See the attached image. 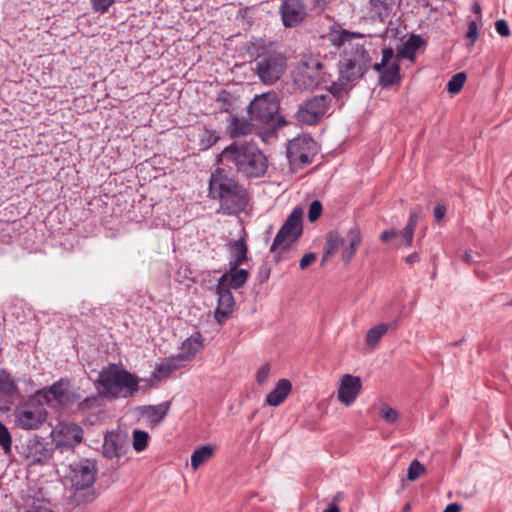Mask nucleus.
Here are the masks:
<instances>
[{"label": "nucleus", "instance_id": "nucleus-1", "mask_svg": "<svg viewBox=\"0 0 512 512\" xmlns=\"http://www.w3.org/2000/svg\"><path fill=\"white\" fill-rule=\"evenodd\" d=\"M221 156L239 175L255 179L263 177L268 170V159L257 144L234 141L226 146Z\"/></svg>", "mask_w": 512, "mask_h": 512}, {"label": "nucleus", "instance_id": "nucleus-2", "mask_svg": "<svg viewBox=\"0 0 512 512\" xmlns=\"http://www.w3.org/2000/svg\"><path fill=\"white\" fill-rule=\"evenodd\" d=\"M209 196L218 199L226 215L243 212L249 202L248 192L223 168H216L209 180Z\"/></svg>", "mask_w": 512, "mask_h": 512}, {"label": "nucleus", "instance_id": "nucleus-3", "mask_svg": "<svg viewBox=\"0 0 512 512\" xmlns=\"http://www.w3.org/2000/svg\"><path fill=\"white\" fill-rule=\"evenodd\" d=\"M97 392L108 400L133 397L140 389L138 377L116 363H109L94 382Z\"/></svg>", "mask_w": 512, "mask_h": 512}, {"label": "nucleus", "instance_id": "nucleus-4", "mask_svg": "<svg viewBox=\"0 0 512 512\" xmlns=\"http://www.w3.org/2000/svg\"><path fill=\"white\" fill-rule=\"evenodd\" d=\"M280 99L276 92L269 91L256 95L247 107L251 121L265 128L269 133H275L287 124L285 118L279 114Z\"/></svg>", "mask_w": 512, "mask_h": 512}, {"label": "nucleus", "instance_id": "nucleus-5", "mask_svg": "<svg viewBox=\"0 0 512 512\" xmlns=\"http://www.w3.org/2000/svg\"><path fill=\"white\" fill-rule=\"evenodd\" d=\"M252 71L264 85L277 83L287 69V57L272 47L261 46L252 61Z\"/></svg>", "mask_w": 512, "mask_h": 512}, {"label": "nucleus", "instance_id": "nucleus-6", "mask_svg": "<svg viewBox=\"0 0 512 512\" xmlns=\"http://www.w3.org/2000/svg\"><path fill=\"white\" fill-rule=\"evenodd\" d=\"M303 214L304 212L301 207H295L277 232L270 247V252H275L280 248L275 255L276 262L280 261L282 252L301 237L303 233Z\"/></svg>", "mask_w": 512, "mask_h": 512}, {"label": "nucleus", "instance_id": "nucleus-7", "mask_svg": "<svg viewBox=\"0 0 512 512\" xmlns=\"http://www.w3.org/2000/svg\"><path fill=\"white\" fill-rule=\"evenodd\" d=\"M316 143L310 136L295 137L288 142L286 156L292 171L310 164L316 155Z\"/></svg>", "mask_w": 512, "mask_h": 512}, {"label": "nucleus", "instance_id": "nucleus-8", "mask_svg": "<svg viewBox=\"0 0 512 512\" xmlns=\"http://www.w3.org/2000/svg\"><path fill=\"white\" fill-rule=\"evenodd\" d=\"M15 425L22 430H38L48 419L45 407L37 406L21 398L13 412Z\"/></svg>", "mask_w": 512, "mask_h": 512}, {"label": "nucleus", "instance_id": "nucleus-9", "mask_svg": "<svg viewBox=\"0 0 512 512\" xmlns=\"http://www.w3.org/2000/svg\"><path fill=\"white\" fill-rule=\"evenodd\" d=\"M331 103L330 96L320 94L303 101L294 114V118L300 125H316L327 113Z\"/></svg>", "mask_w": 512, "mask_h": 512}, {"label": "nucleus", "instance_id": "nucleus-10", "mask_svg": "<svg viewBox=\"0 0 512 512\" xmlns=\"http://www.w3.org/2000/svg\"><path fill=\"white\" fill-rule=\"evenodd\" d=\"M217 306L214 311L215 320L221 325L227 321L235 306V299L230 288L227 287V276L221 275L215 286Z\"/></svg>", "mask_w": 512, "mask_h": 512}, {"label": "nucleus", "instance_id": "nucleus-11", "mask_svg": "<svg viewBox=\"0 0 512 512\" xmlns=\"http://www.w3.org/2000/svg\"><path fill=\"white\" fill-rule=\"evenodd\" d=\"M51 434L57 448H73L83 439V430L76 423L59 422Z\"/></svg>", "mask_w": 512, "mask_h": 512}, {"label": "nucleus", "instance_id": "nucleus-12", "mask_svg": "<svg viewBox=\"0 0 512 512\" xmlns=\"http://www.w3.org/2000/svg\"><path fill=\"white\" fill-rule=\"evenodd\" d=\"M323 64L316 58H309L303 63V67L298 76V83L304 89L318 88L325 82V72Z\"/></svg>", "mask_w": 512, "mask_h": 512}, {"label": "nucleus", "instance_id": "nucleus-13", "mask_svg": "<svg viewBox=\"0 0 512 512\" xmlns=\"http://www.w3.org/2000/svg\"><path fill=\"white\" fill-rule=\"evenodd\" d=\"M279 13L286 28L297 27L306 17L305 5L301 0H283Z\"/></svg>", "mask_w": 512, "mask_h": 512}, {"label": "nucleus", "instance_id": "nucleus-14", "mask_svg": "<svg viewBox=\"0 0 512 512\" xmlns=\"http://www.w3.org/2000/svg\"><path fill=\"white\" fill-rule=\"evenodd\" d=\"M96 474V463L89 459H83L71 466L72 486H93Z\"/></svg>", "mask_w": 512, "mask_h": 512}, {"label": "nucleus", "instance_id": "nucleus-15", "mask_svg": "<svg viewBox=\"0 0 512 512\" xmlns=\"http://www.w3.org/2000/svg\"><path fill=\"white\" fill-rule=\"evenodd\" d=\"M339 77L341 84L355 83L360 80L366 73L365 67H361L359 63L348 55V52L340 58L338 62Z\"/></svg>", "mask_w": 512, "mask_h": 512}, {"label": "nucleus", "instance_id": "nucleus-16", "mask_svg": "<svg viewBox=\"0 0 512 512\" xmlns=\"http://www.w3.org/2000/svg\"><path fill=\"white\" fill-rule=\"evenodd\" d=\"M361 388L362 384L359 376L343 375L338 388V400L345 406L352 405L358 397Z\"/></svg>", "mask_w": 512, "mask_h": 512}, {"label": "nucleus", "instance_id": "nucleus-17", "mask_svg": "<svg viewBox=\"0 0 512 512\" xmlns=\"http://www.w3.org/2000/svg\"><path fill=\"white\" fill-rule=\"evenodd\" d=\"M103 455L108 459L119 458L125 453V439L117 431H109L104 436Z\"/></svg>", "mask_w": 512, "mask_h": 512}, {"label": "nucleus", "instance_id": "nucleus-18", "mask_svg": "<svg viewBox=\"0 0 512 512\" xmlns=\"http://www.w3.org/2000/svg\"><path fill=\"white\" fill-rule=\"evenodd\" d=\"M226 247L231 256L228 263L231 270L240 267L248 260V245L243 236L238 239H230L226 243Z\"/></svg>", "mask_w": 512, "mask_h": 512}, {"label": "nucleus", "instance_id": "nucleus-19", "mask_svg": "<svg viewBox=\"0 0 512 512\" xmlns=\"http://www.w3.org/2000/svg\"><path fill=\"white\" fill-rule=\"evenodd\" d=\"M363 34L357 33V32H349L346 29H343L339 25H333L328 34L326 35L327 40L330 42L331 45L335 46L336 48H340L341 46H344V53L347 52V48L353 45L352 40L354 38H362Z\"/></svg>", "mask_w": 512, "mask_h": 512}, {"label": "nucleus", "instance_id": "nucleus-20", "mask_svg": "<svg viewBox=\"0 0 512 512\" xmlns=\"http://www.w3.org/2000/svg\"><path fill=\"white\" fill-rule=\"evenodd\" d=\"M215 102L218 104L220 113H228L231 117L240 105V96L236 91L221 89L216 95Z\"/></svg>", "mask_w": 512, "mask_h": 512}, {"label": "nucleus", "instance_id": "nucleus-21", "mask_svg": "<svg viewBox=\"0 0 512 512\" xmlns=\"http://www.w3.org/2000/svg\"><path fill=\"white\" fill-rule=\"evenodd\" d=\"M73 492L68 497V504L73 508L84 506L97 498L94 486H72Z\"/></svg>", "mask_w": 512, "mask_h": 512}, {"label": "nucleus", "instance_id": "nucleus-22", "mask_svg": "<svg viewBox=\"0 0 512 512\" xmlns=\"http://www.w3.org/2000/svg\"><path fill=\"white\" fill-rule=\"evenodd\" d=\"M256 125L250 119L238 117L236 114L231 115L228 120L227 133L231 138H238L250 134L253 126Z\"/></svg>", "mask_w": 512, "mask_h": 512}, {"label": "nucleus", "instance_id": "nucleus-23", "mask_svg": "<svg viewBox=\"0 0 512 512\" xmlns=\"http://www.w3.org/2000/svg\"><path fill=\"white\" fill-rule=\"evenodd\" d=\"M291 389L292 384L288 379H280L266 396L265 403L272 407L280 405L289 395Z\"/></svg>", "mask_w": 512, "mask_h": 512}, {"label": "nucleus", "instance_id": "nucleus-24", "mask_svg": "<svg viewBox=\"0 0 512 512\" xmlns=\"http://www.w3.org/2000/svg\"><path fill=\"white\" fill-rule=\"evenodd\" d=\"M202 346V336L199 332L192 334L190 337L186 338L180 347V352L178 353V359L181 361H189L191 360L199 349Z\"/></svg>", "mask_w": 512, "mask_h": 512}, {"label": "nucleus", "instance_id": "nucleus-25", "mask_svg": "<svg viewBox=\"0 0 512 512\" xmlns=\"http://www.w3.org/2000/svg\"><path fill=\"white\" fill-rule=\"evenodd\" d=\"M401 81V68L398 61L393 62L390 66L382 71L379 75L378 85L382 89H389L392 86L399 84Z\"/></svg>", "mask_w": 512, "mask_h": 512}, {"label": "nucleus", "instance_id": "nucleus-26", "mask_svg": "<svg viewBox=\"0 0 512 512\" xmlns=\"http://www.w3.org/2000/svg\"><path fill=\"white\" fill-rule=\"evenodd\" d=\"M347 238L350 244L345 247L342 252V260L345 263H349L358 251V247L362 241L360 228L357 225L351 227L347 232Z\"/></svg>", "mask_w": 512, "mask_h": 512}, {"label": "nucleus", "instance_id": "nucleus-27", "mask_svg": "<svg viewBox=\"0 0 512 512\" xmlns=\"http://www.w3.org/2000/svg\"><path fill=\"white\" fill-rule=\"evenodd\" d=\"M424 43L419 34H412L404 43L403 47L397 52L396 58L414 60L417 50Z\"/></svg>", "mask_w": 512, "mask_h": 512}, {"label": "nucleus", "instance_id": "nucleus-28", "mask_svg": "<svg viewBox=\"0 0 512 512\" xmlns=\"http://www.w3.org/2000/svg\"><path fill=\"white\" fill-rule=\"evenodd\" d=\"M0 394L16 397L20 395V388L12 374L5 368H0Z\"/></svg>", "mask_w": 512, "mask_h": 512}, {"label": "nucleus", "instance_id": "nucleus-29", "mask_svg": "<svg viewBox=\"0 0 512 512\" xmlns=\"http://www.w3.org/2000/svg\"><path fill=\"white\" fill-rule=\"evenodd\" d=\"M227 276V287L230 289L238 290L242 288L249 278V270L244 268L228 269L222 274Z\"/></svg>", "mask_w": 512, "mask_h": 512}, {"label": "nucleus", "instance_id": "nucleus-30", "mask_svg": "<svg viewBox=\"0 0 512 512\" xmlns=\"http://www.w3.org/2000/svg\"><path fill=\"white\" fill-rule=\"evenodd\" d=\"M343 243L344 239L338 231H329L326 235L321 265H324V263L343 245Z\"/></svg>", "mask_w": 512, "mask_h": 512}, {"label": "nucleus", "instance_id": "nucleus-31", "mask_svg": "<svg viewBox=\"0 0 512 512\" xmlns=\"http://www.w3.org/2000/svg\"><path fill=\"white\" fill-rule=\"evenodd\" d=\"M170 405V402L166 401L158 405L145 406V414L152 423H160L167 416Z\"/></svg>", "mask_w": 512, "mask_h": 512}, {"label": "nucleus", "instance_id": "nucleus-32", "mask_svg": "<svg viewBox=\"0 0 512 512\" xmlns=\"http://www.w3.org/2000/svg\"><path fill=\"white\" fill-rule=\"evenodd\" d=\"M351 57H353L359 65L367 72L371 67L372 57L365 49L364 44L355 43L351 45Z\"/></svg>", "mask_w": 512, "mask_h": 512}, {"label": "nucleus", "instance_id": "nucleus-33", "mask_svg": "<svg viewBox=\"0 0 512 512\" xmlns=\"http://www.w3.org/2000/svg\"><path fill=\"white\" fill-rule=\"evenodd\" d=\"M71 387V379L62 377L47 387V392L51 395L53 401L60 402L64 397V392Z\"/></svg>", "mask_w": 512, "mask_h": 512}, {"label": "nucleus", "instance_id": "nucleus-34", "mask_svg": "<svg viewBox=\"0 0 512 512\" xmlns=\"http://www.w3.org/2000/svg\"><path fill=\"white\" fill-rule=\"evenodd\" d=\"M388 332V325L385 322L379 323L371 327L366 334V344L374 347L378 344L380 339Z\"/></svg>", "mask_w": 512, "mask_h": 512}, {"label": "nucleus", "instance_id": "nucleus-35", "mask_svg": "<svg viewBox=\"0 0 512 512\" xmlns=\"http://www.w3.org/2000/svg\"><path fill=\"white\" fill-rule=\"evenodd\" d=\"M214 452V448L211 445H203L196 449L191 455V467L196 470L199 466L207 461Z\"/></svg>", "mask_w": 512, "mask_h": 512}, {"label": "nucleus", "instance_id": "nucleus-36", "mask_svg": "<svg viewBox=\"0 0 512 512\" xmlns=\"http://www.w3.org/2000/svg\"><path fill=\"white\" fill-rule=\"evenodd\" d=\"M220 139V134L217 130L204 126L203 132L200 135L199 145L202 150L212 148Z\"/></svg>", "mask_w": 512, "mask_h": 512}, {"label": "nucleus", "instance_id": "nucleus-37", "mask_svg": "<svg viewBox=\"0 0 512 512\" xmlns=\"http://www.w3.org/2000/svg\"><path fill=\"white\" fill-rule=\"evenodd\" d=\"M22 399L40 407H45V403L49 404L53 401L51 395L47 392V387L37 389L32 394L22 396Z\"/></svg>", "mask_w": 512, "mask_h": 512}, {"label": "nucleus", "instance_id": "nucleus-38", "mask_svg": "<svg viewBox=\"0 0 512 512\" xmlns=\"http://www.w3.org/2000/svg\"><path fill=\"white\" fill-rule=\"evenodd\" d=\"M466 78L465 72H458L454 74L447 83V91L450 94L459 93L465 84Z\"/></svg>", "mask_w": 512, "mask_h": 512}, {"label": "nucleus", "instance_id": "nucleus-39", "mask_svg": "<svg viewBox=\"0 0 512 512\" xmlns=\"http://www.w3.org/2000/svg\"><path fill=\"white\" fill-rule=\"evenodd\" d=\"M381 61L371 65V68L379 74L387 67L390 61L394 58V50L391 46H384L382 49Z\"/></svg>", "mask_w": 512, "mask_h": 512}, {"label": "nucleus", "instance_id": "nucleus-40", "mask_svg": "<svg viewBox=\"0 0 512 512\" xmlns=\"http://www.w3.org/2000/svg\"><path fill=\"white\" fill-rule=\"evenodd\" d=\"M101 398L104 397L101 396L99 393L97 395L88 396L78 403V408L83 411L101 409L103 407V402Z\"/></svg>", "mask_w": 512, "mask_h": 512}, {"label": "nucleus", "instance_id": "nucleus-41", "mask_svg": "<svg viewBox=\"0 0 512 512\" xmlns=\"http://www.w3.org/2000/svg\"><path fill=\"white\" fill-rule=\"evenodd\" d=\"M149 435L144 430L136 429L133 431V448L137 452H142L147 448Z\"/></svg>", "mask_w": 512, "mask_h": 512}, {"label": "nucleus", "instance_id": "nucleus-42", "mask_svg": "<svg viewBox=\"0 0 512 512\" xmlns=\"http://www.w3.org/2000/svg\"><path fill=\"white\" fill-rule=\"evenodd\" d=\"M0 446L6 453H10L12 449V437L7 426L0 421Z\"/></svg>", "mask_w": 512, "mask_h": 512}, {"label": "nucleus", "instance_id": "nucleus-43", "mask_svg": "<svg viewBox=\"0 0 512 512\" xmlns=\"http://www.w3.org/2000/svg\"><path fill=\"white\" fill-rule=\"evenodd\" d=\"M425 472V466L418 460H413L407 471V478L410 481H415Z\"/></svg>", "mask_w": 512, "mask_h": 512}, {"label": "nucleus", "instance_id": "nucleus-44", "mask_svg": "<svg viewBox=\"0 0 512 512\" xmlns=\"http://www.w3.org/2000/svg\"><path fill=\"white\" fill-rule=\"evenodd\" d=\"M322 209H323L322 203L319 200H313L310 203V206L308 209V215H307L308 220L311 223L315 222L320 217V215L322 213Z\"/></svg>", "mask_w": 512, "mask_h": 512}, {"label": "nucleus", "instance_id": "nucleus-45", "mask_svg": "<svg viewBox=\"0 0 512 512\" xmlns=\"http://www.w3.org/2000/svg\"><path fill=\"white\" fill-rule=\"evenodd\" d=\"M465 36L469 40L470 45H474L479 37V27L476 20H470L468 22V29Z\"/></svg>", "mask_w": 512, "mask_h": 512}, {"label": "nucleus", "instance_id": "nucleus-46", "mask_svg": "<svg viewBox=\"0 0 512 512\" xmlns=\"http://www.w3.org/2000/svg\"><path fill=\"white\" fill-rule=\"evenodd\" d=\"M92 9L96 13L104 14L114 3V0H90Z\"/></svg>", "mask_w": 512, "mask_h": 512}, {"label": "nucleus", "instance_id": "nucleus-47", "mask_svg": "<svg viewBox=\"0 0 512 512\" xmlns=\"http://www.w3.org/2000/svg\"><path fill=\"white\" fill-rule=\"evenodd\" d=\"M26 512H54L49 502L34 500Z\"/></svg>", "mask_w": 512, "mask_h": 512}, {"label": "nucleus", "instance_id": "nucleus-48", "mask_svg": "<svg viewBox=\"0 0 512 512\" xmlns=\"http://www.w3.org/2000/svg\"><path fill=\"white\" fill-rule=\"evenodd\" d=\"M270 275H271V268L268 265L263 264L258 268V272L256 275V282L258 284L262 285L269 280Z\"/></svg>", "mask_w": 512, "mask_h": 512}, {"label": "nucleus", "instance_id": "nucleus-49", "mask_svg": "<svg viewBox=\"0 0 512 512\" xmlns=\"http://www.w3.org/2000/svg\"><path fill=\"white\" fill-rule=\"evenodd\" d=\"M80 400V395L74 391H69V389L64 392V397L60 400V404L63 405H73Z\"/></svg>", "mask_w": 512, "mask_h": 512}, {"label": "nucleus", "instance_id": "nucleus-50", "mask_svg": "<svg viewBox=\"0 0 512 512\" xmlns=\"http://www.w3.org/2000/svg\"><path fill=\"white\" fill-rule=\"evenodd\" d=\"M381 417L389 424H393L398 420V413L391 407L382 409Z\"/></svg>", "mask_w": 512, "mask_h": 512}, {"label": "nucleus", "instance_id": "nucleus-51", "mask_svg": "<svg viewBox=\"0 0 512 512\" xmlns=\"http://www.w3.org/2000/svg\"><path fill=\"white\" fill-rule=\"evenodd\" d=\"M420 207H415L410 211L409 218L407 221V224L405 226L410 227L411 229L415 230L418 221L420 219Z\"/></svg>", "mask_w": 512, "mask_h": 512}, {"label": "nucleus", "instance_id": "nucleus-52", "mask_svg": "<svg viewBox=\"0 0 512 512\" xmlns=\"http://www.w3.org/2000/svg\"><path fill=\"white\" fill-rule=\"evenodd\" d=\"M496 32L502 37H508L511 33L508 22L505 19H499L495 23Z\"/></svg>", "mask_w": 512, "mask_h": 512}, {"label": "nucleus", "instance_id": "nucleus-53", "mask_svg": "<svg viewBox=\"0 0 512 512\" xmlns=\"http://www.w3.org/2000/svg\"><path fill=\"white\" fill-rule=\"evenodd\" d=\"M175 370V366H168L164 361L159 364L155 369V377H167L172 371Z\"/></svg>", "mask_w": 512, "mask_h": 512}, {"label": "nucleus", "instance_id": "nucleus-54", "mask_svg": "<svg viewBox=\"0 0 512 512\" xmlns=\"http://www.w3.org/2000/svg\"><path fill=\"white\" fill-rule=\"evenodd\" d=\"M316 257L317 255L314 252L304 254L299 262L300 269H306L311 263H313L316 260Z\"/></svg>", "mask_w": 512, "mask_h": 512}, {"label": "nucleus", "instance_id": "nucleus-55", "mask_svg": "<svg viewBox=\"0 0 512 512\" xmlns=\"http://www.w3.org/2000/svg\"><path fill=\"white\" fill-rule=\"evenodd\" d=\"M414 231L415 230L411 229L410 227L405 226L400 232V234L405 240V244L407 247H410L413 243Z\"/></svg>", "mask_w": 512, "mask_h": 512}, {"label": "nucleus", "instance_id": "nucleus-56", "mask_svg": "<svg viewBox=\"0 0 512 512\" xmlns=\"http://www.w3.org/2000/svg\"><path fill=\"white\" fill-rule=\"evenodd\" d=\"M446 206L444 204H440L438 203L435 207H434V218L437 222H440L445 214H446Z\"/></svg>", "mask_w": 512, "mask_h": 512}, {"label": "nucleus", "instance_id": "nucleus-57", "mask_svg": "<svg viewBox=\"0 0 512 512\" xmlns=\"http://www.w3.org/2000/svg\"><path fill=\"white\" fill-rule=\"evenodd\" d=\"M347 84H341V82H333L331 86L329 87V91L332 95L338 97L342 94L344 90V86Z\"/></svg>", "mask_w": 512, "mask_h": 512}, {"label": "nucleus", "instance_id": "nucleus-58", "mask_svg": "<svg viewBox=\"0 0 512 512\" xmlns=\"http://www.w3.org/2000/svg\"><path fill=\"white\" fill-rule=\"evenodd\" d=\"M268 376H269V367L268 366H262L257 371V374H256V378H257L258 383H263L264 381H266Z\"/></svg>", "mask_w": 512, "mask_h": 512}, {"label": "nucleus", "instance_id": "nucleus-59", "mask_svg": "<svg viewBox=\"0 0 512 512\" xmlns=\"http://www.w3.org/2000/svg\"><path fill=\"white\" fill-rule=\"evenodd\" d=\"M398 235V232L394 229L391 230H384L381 234L379 239L382 242H387L390 238L395 237Z\"/></svg>", "mask_w": 512, "mask_h": 512}, {"label": "nucleus", "instance_id": "nucleus-60", "mask_svg": "<svg viewBox=\"0 0 512 512\" xmlns=\"http://www.w3.org/2000/svg\"><path fill=\"white\" fill-rule=\"evenodd\" d=\"M10 230H11V225H10L9 223H6V224H5V227H3V228L1 229V232H0V233H1V239H2V240H4V238H5L6 236H8V237H9V239L7 240V243H13V242H14V237H12V236L10 235Z\"/></svg>", "mask_w": 512, "mask_h": 512}, {"label": "nucleus", "instance_id": "nucleus-61", "mask_svg": "<svg viewBox=\"0 0 512 512\" xmlns=\"http://www.w3.org/2000/svg\"><path fill=\"white\" fill-rule=\"evenodd\" d=\"M21 380L25 384L27 390L33 391L36 388V383L31 376L23 375Z\"/></svg>", "mask_w": 512, "mask_h": 512}, {"label": "nucleus", "instance_id": "nucleus-62", "mask_svg": "<svg viewBox=\"0 0 512 512\" xmlns=\"http://www.w3.org/2000/svg\"><path fill=\"white\" fill-rule=\"evenodd\" d=\"M332 0H311L314 9L323 11Z\"/></svg>", "mask_w": 512, "mask_h": 512}, {"label": "nucleus", "instance_id": "nucleus-63", "mask_svg": "<svg viewBox=\"0 0 512 512\" xmlns=\"http://www.w3.org/2000/svg\"><path fill=\"white\" fill-rule=\"evenodd\" d=\"M420 260V255L419 253L417 252H413L411 254H409L406 258H405V263L407 265H413L414 263L418 262Z\"/></svg>", "mask_w": 512, "mask_h": 512}, {"label": "nucleus", "instance_id": "nucleus-64", "mask_svg": "<svg viewBox=\"0 0 512 512\" xmlns=\"http://www.w3.org/2000/svg\"><path fill=\"white\" fill-rule=\"evenodd\" d=\"M460 511H461V506L456 502L449 503L443 510V512H460Z\"/></svg>", "mask_w": 512, "mask_h": 512}]
</instances>
